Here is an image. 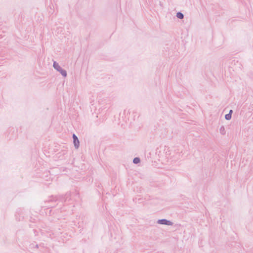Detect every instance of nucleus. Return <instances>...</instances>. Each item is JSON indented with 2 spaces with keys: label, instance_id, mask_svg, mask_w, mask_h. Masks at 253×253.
Segmentation results:
<instances>
[{
  "label": "nucleus",
  "instance_id": "nucleus-1",
  "mask_svg": "<svg viewBox=\"0 0 253 253\" xmlns=\"http://www.w3.org/2000/svg\"><path fill=\"white\" fill-rule=\"evenodd\" d=\"M78 194L76 193L75 192L71 193V192H67L64 195H59V196H51L49 199L46 201L48 203L50 202H54L57 201L61 202L62 203H64L65 204H71L73 203L74 200V196H77Z\"/></svg>",
  "mask_w": 253,
  "mask_h": 253
},
{
  "label": "nucleus",
  "instance_id": "nucleus-2",
  "mask_svg": "<svg viewBox=\"0 0 253 253\" xmlns=\"http://www.w3.org/2000/svg\"><path fill=\"white\" fill-rule=\"evenodd\" d=\"M17 132L16 129L14 127H9L5 132V137L8 140L15 139L17 136Z\"/></svg>",
  "mask_w": 253,
  "mask_h": 253
},
{
  "label": "nucleus",
  "instance_id": "nucleus-3",
  "mask_svg": "<svg viewBox=\"0 0 253 253\" xmlns=\"http://www.w3.org/2000/svg\"><path fill=\"white\" fill-rule=\"evenodd\" d=\"M53 67L56 70L59 72L63 77H66L67 76V74L66 71L61 67L59 64L56 61L53 62Z\"/></svg>",
  "mask_w": 253,
  "mask_h": 253
},
{
  "label": "nucleus",
  "instance_id": "nucleus-4",
  "mask_svg": "<svg viewBox=\"0 0 253 253\" xmlns=\"http://www.w3.org/2000/svg\"><path fill=\"white\" fill-rule=\"evenodd\" d=\"M16 219L20 221L24 218V214L23 211L21 209L17 210L15 214Z\"/></svg>",
  "mask_w": 253,
  "mask_h": 253
},
{
  "label": "nucleus",
  "instance_id": "nucleus-5",
  "mask_svg": "<svg viewBox=\"0 0 253 253\" xmlns=\"http://www.w3.org/2000/svg\"><path fill=\"white\" fill-rule=\"evenodd\" d=\"M73 143L76 149L79 148L80 146V141L78 137L75 134H73Z\"/></svg>",
  "mask_w": 253,
  "mask_h": 253
},
{
  "label": "nucleus",
  "instance_id": "nucleus-6",
  "mask_svg": "<svg viewBox=\"0 0 253 253\" xmlns=\"http://www.w3.org/2000/svg\"><path fill=\"white\" fill-rule=\"evenodd\" d=\"M173 224V223L172 222L166 219H159V224L172 225Z\"/></svg>",
  "mask_w": 253,
  "mask_h": 253
},
{
  "label": "nucleus",
  "instance_id": "nucleus-7",
  "mask_svg": "<svg viewBox=\"0 0 253 253\" xmlns=\"http://www.w3.org/2000/svg\"><path fill=\"white\" fill-rule=\"evenodd\" d=\"M58 229H59V230H60V228H59ZM61 233H62V232L60 231H55V233H54L53 231H49V232H47L48 234L46 236L48 237H51V235H54V234H55L56 235H58Z\"/></svg>",
  "mask_w": 253,
  "mask_h": 253
},
{
  "label": "nucleus",
  "instance_id": "nucleus-8",
  "mask_svg": "<svg viewBox=\"0 0 253 253\" xmlns=\"http://www.w3.org/2000/svg\"><path fill=\"white\" fill-rule=\"evenodd\" d=\"M41 247L42 246V245L40 244V245H38L36 243V242H34V243H33L32 244H31L30 245V248L31 249H33V248H39V247Z\"/></svg>",
  "mask_w": 253,
  "mask_h": 253
},
{
  "label": "nucleus",
  "instance_id": "nucleus-9",
  "mask_svg": "<svg viewBox=\"0 0 253 253\" xmlns=\"http://www.w3.org/2000/svg\"><path fill=\"white\" fill-rule=\"evenodd\" d=\"M140 162H141V160H140V158H139V157H135L133 160V163L134 164H138L140 163Z\"/></svg>",
  "mask_w": 253,
  "mask_h": 253
},
{
  "label": "nucleus",
  "instance_id": "nucleus-10",
  "mask_svg": "<svg viewBox=\"0 0 253 253\" xmlns=\"http://www.w3.org/2000/svg\"><path fill=\"white\" fill-rule=\"evenodd\" d=\"M176 17L180 19H182L184 18V14L181 12H178L176 13Z\"/></svg>",
  "mask_w": 253,
  "mask_h": 253
},
{
  "label": "nucleus",
  "instance_id": "nucleus-11",
  "mask_svg": "<svg viewBox=\"0 0 253 253\" xmlns=\"http://www.w3.org/2000/svg\"><path fill=\"white\" fill-rule=\"evenodd\" d=\"M219 131H220V133L222 134V135H224L226 133V131H225V128L224 127V126H221L220 128H219Z\"/></svg>",
  "mask_w": 253,
  "mask_h": 253
},
{
  "label": "nucleus",
  "instance_id": "nucleus-12",
  "mask_svg": "<svg viewBox=\"0 0 253 253\" xmlns=\"http://www.w3.org/2000/svg\"><path fill=\"white\" fill-rule=\"evenodd\" d=\"M232 116L231 114H227L225 115V118L226 120H230L231 119Z\"/></svg>",
  "mask_w": 253,
  "mask_h": 253
},
{
  "label": "nucleus",
  "instance_id": "nucleus-13",
  "mask_svg": "<svg viewBox=\"0 0 253 253\" xmlns=\"http://www.w3.org/2000/svg\"><path fill=\"white\" fill-rule=\"evenodd\" d=\"M157 153L154 151H151L149 153L150 157L153 158L154 155H156Z\"/></svg>",
  "mask_w": 253,
  "mask_h": 253
},
{
  "label": "nucleus",
  "instance_id": "nucleus-14",
  "mask_svg": "<svg viewBox=\"0 0 253 253\" xmlns=\"http://www.w3.org/2000/svg\"><path fill=\"white\" fill-rule=\"evenodd\" d=\"M154 131L155 132H154L155 134H157V128H155L154 129Z\"/></svg>",
  "mask_w": 253,
  "mask_h": 253
},
{
  "label": "nucleus",
  "instance_id": "nucleus-15",
  "mask_svg": "<svg viewBox=\"0 0 253 253\" xmlns=\"http://www.w3.org/2000/svg\"><path fill=\"white\" fill-rule=\"evenodd\" d=\"M232 112H233V111L232 110H230L228 114H231V115L232 116Z\"/></svg>",
  "mask_w": 253,
  "mask_h": 253
},
{
  "label": "nucleus",
  "instance_id": "nucleus-16",
  "mask_svg": "<svg viewBox=\"0 0 253 253\" xmlns=\"http://www.w3.org/2000/svg\"><path fill=\"white\" fill-rule=\"evenodd\" d=\"M126 110H124V114H126Z\"/></svg>",
  "mask_w": 253,
  "mask_h": 253
},
{
  "label": "nucleus",
  "instance_id": "nucleus-17",
  "mask_svg": "<svg viewBox=\"0 0 253 253\" xmlns=\"http://www.w3.org/2000/svg\"><path fill=\"white\" fill-rule=\"evenodd\" d=\"M135 118H136V116H135V115H134V120H135Z\"/></svg>",
  "mask_w": 253,
  "mask_h": 253
},
{
  "label": "nucleus",
  "instance_id": "nucleus-18",
  "mask_svg": "<svg viewBox=\"0 0 253 253\" xmlns=\"http://www.w3.org/2000/svg\"><path fill=\"white\" fill-rule=\"evenodd\" d=\"M54 207V206H50V208H53V207Z\"/></svg>",
  "mask_w": 253,
  "mask_h": 253
},
{
  "label": "nucleus",
  "instance_id": "nucleus-19",
  "mask_svg": "<svg viewBox=\"0 0 253 253\" xmlns=\"http://www.w3.org/2000/svg\"><path fill=\"white\" fill-rule=\"evenodd\" d=\"M62 209H63V210H63V211H65V210L64 209V208H63Z\"/></svg>",
  "mask_w": 253,
  "mask_h": 253
}]
</instances>
